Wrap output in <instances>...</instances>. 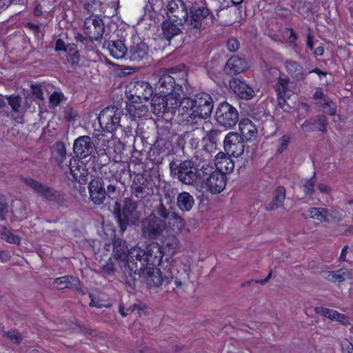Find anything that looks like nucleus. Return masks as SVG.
I'll use <instances>...</instances> for the list:
<instances>
[{
  "mask_svg": "<svg viewBox=\"0 0 353 353\" xmlns=\"http://www.w3.org/2000/svg\"><path fill=\"white\" fill-rule=\"evenodd\" d=\"M188 30L194 33L200 32L201 30L210 27L214 21V14L210 10L204 6L192 4L189 8Z\"/></svg>",
  "mask_w": 353,
  "mask_h": 353,
  "instance_id": "39448f33",
  "label": "nucleus"
},
{
  "mask_svg": "<svg viewBox=\"0 0 353 353\" xmlns=\"http://www.w3.org/2000/svg\"><path fill=\"white\" fill-rule=\"evenodd\" d=\"M170 169L172 172L174 171V174L177 175L180 181L187 185L199 184L203 172H205L203 166L199 169L194 166V163L190 160L181 161L174 170L172 163H170Z\"/></svg>",
  "mask_w": 353,
  "mask_h": 353,
  "instance_id": "6e6552de",
  "label": "nucleus"
},
{
  "mask_svg": "<svg viewBox=\"0 0 353 353\" xmlns=\"http://www.w3.org/2000/svg\"><path fill=\"white\" fill-rule=\"evenodd\" d=\"M106 44L110 55L115 59H121L128 53L124 42L121 40L108 41L104 46Z\"/></svg>",
  "mask_w": 353,
  "mask_h": 353,
  "instance_id": "bb28decb",
  "label": "nucleus"
},
{
  "mask_svg": "<svg viewBox=\"0 0 353 353\" xmlns=\"http://www.w3.org/2000/svg\"><path fill=\"white\" fill-rule=\"evenodd\" d=\"M194 203V198L189 192H182L178 194L176 204L181 211H190Z\"/></svg>",
  "mask_w": 353,
  "mask_h": 353,
  "instance_id": "2f4dec72",
  "label": "nucleus"
},
{
  "mask_svg": "<svg viewBox=\"0 0 353 353\" xmlns=\"http://www.w3.org/2000/svg\"><path fill=\"white\" fill-rule=\"evenodd\" d=\"M315 312L316 314L321 315L332 321H334V319L335 318V314L336 312H337V311L334 310L329 309L322 306L316 307Z\"/></svg>",
  "mask_w": 353,
  "mask_h": 353,
  "instance_id": "8fccbe9b",
  "label": "nucleus"
},
{
  "mask_svg": "<svg viewBox=\"0 0 353 353\" xmlns=\"http://www.w3.org/2000/svg\"><path fill=\"white\" fill-rule=\"evenodd\" d=\"M239 116L236 108L225 101L218 105L214 117L219 125L232 128L237 123Z\"/></svg>",
  "mask_w": 353,
  "mask_h": 353,
  "instance_id": "9b49d317",
  "label": "nucleus"
},
{
  "mask_svg": "<svg viewBox=\"0 0 353 353\" xmlns=\"http://www.w3.org/2000/svg\"><path fill=\"white\" fill-rule=\"evenodd\" d=\"M228 88H252L245 80L237 77H232L229 81Z\"/></svg>",
  "mask_w": 353,
  "mask_h": 353,
  "instance_id": "3c124183",
  "label": "nucleus"
},
{
  "mask_svg": "<svg viewBox=\"0 0 353 353\" xmlns=\"http://www.w3.org/2000/svg\"><path fill=\"white\" fill-rule=\"evenodd\" d=\"M189 9L183 0H170L166 6V14L169 19L185 24L188 21Z\"/></svg>",
  "mask_w": 353,
  "mask_h": 353,
  "instance_id": "4468645a",
  "label": "nucleus"
},
{
  "mask_svg": "<svg viewBox=\"0 0 353 353\" xmlns=\"http://www.w3.org/2000/svg\"><path fill=\"white\" fill-rule=\"evenodd\" d=\"M97 119L101 130H94V134L96 137L99 136L97 132L99 131L113 134L121 127V112L116 106H108L102 110Z\"/></svg>",
  "mask_w": 353,
  "mask_h": 353,
  "instance_id": "0eeeda50",
  "label": "nucleus"
},
{
  "mask_svg": "<svg viewBox=\"0 0 353 353\" xmlns=\"http://www.w3.org/2000/svg\"><path fill=\"white\" fill-rule=\"evenodd\" d=\"M52 153L57 165L63 168V161L66 159V148L64 143L61 141H57L54 145Z\"/></svg>",
  "mask_w": 353,
  "mask_h": 353,
  "instance_id": "473e14b6",
  "label": "nucleus"
},
{
  "mask_svg": "<svg viewBox=\"0 0 353 353\" xmlns=\"http://www.w3.org/2000/svg\"><path fill=\"white\" fill-rule=\"evenodd\" d=\"M291 82V79L279 70V77L277 78L274 88H288Z\"/></svg>",
  "mask_w": 353,
  "mask_h": 353,
  "instance_id": "09e8293b",
  "label": "nucleus"
},
{
  "mask_svg": "<svg viewBox=\"0 0 353 353\" xmlns=\"http://www.w3.org/2000/svg\"><path fill=\"white\" fill-rule=\"evenodd\" d=\"M166 156L168 155L164 152V151L157 148L154 144L149 152L150 159L156 164L161 163Z\"/></svg>",
  "mask_w": 353,
  "mask_h": 353,
  "instance_id": "ea45409f",
  "label": "nucleus"
},
{
  "mask_svg": "<svg viewBox=\"0 0 353 353\" xmlns=\"http://www.w3.org/2000/svg\"><path fill=\"white\" fill-rule=\"evenodd\" d=\"M131 257H135L128 262V268L134 274L144 276L148 283L159 287L164 283L167 285L173 280L172 274L166 271L163 276L160 268L165 254L163 248L157 242H152L146 246V250L135 248L130 252Z\"/></svg>",
  "mask_w": 353,
  "mask_h": 353,
  "instance_id": "f257e3e1",
  "label": "nucleus"
},
{
  "mask_svg": "<svg viewBox=\"0 0 353 353\" xmlns=\"http://www.w3.org/2000/svg\"><path fill=\"white\" fill-rule=\"evenodd\" d=\"M136 204L134 203H130L128 206L125 201L123 212L119 211L117 213V217L121 232H123L126 230L129 224V216L136 209Z\"/></svg>",
  "mask_w": 353,
  "mask_h": 353,
  "instance_id": "c756f323",
  "label": "nucleus"
},
{
  "mask_svg": "<svg viewBox=\"0 0 353 353\" xmlns=\"http://www.w3.org/2000/svg\"><path fill=\"white\" fill-rule=\"evenodd\" d=\"M155 211L157 215L163 218L164 221H165V219H172L176 222L179 221L180 223L182 221L180 216L177 214L175 212H170L163 203H160V204L157 207Z\"/></svg>",
  "mask_w": 353,
  "mask_h": 353,
  "instance_id": "58836bf2",
  "label": "nucleus"
},
{
  "mask_svg": "<svg viewBox=\"0 0 353 353\" xmlns=\"http://www.w3.org/2000/svg\"><path fill=\"white\" fill-rule=\"evenodd\" d=\"M101 5L100 0H84L83 3V9L92 17H94V12L100 8Z\"/></svg>",
  "mask_w": 353,
  "mask_h": 353,
  "instance_id": "79ce46f5",
  "label": "nucleus"
},
{
  "mask_svg": "<svg viewBox=\"0 0 353 353\" xmlns=\"http://www.w3.org/2000/svg\"><path fill=\"white\" fill-rule=\"evenodd\" d=\"M119 194V192L117 190L116 185L110 184L107 187V192L106 196L112 200L117 199L118 195Z\"/></svg>",
  "mask_w": 353,
  "mask_h": 353,
  "instance_id": "052dcab7",
  "label": "nucleus"
},
{
  "mask_svg": "<svg viewBox=\"0 0 353 353\" xmlns=\"http://www.w3.org/2000/svg\"><path fill=\"white\" fill-rule=\"evenodd\" d=\"M0 238L10 243L19 245L21 238L13 234L6 226L0 225Z\"/></svg>",
  "mask_w": 353,
  "mask_h": 353,
  "instance_id": "4c0bfd02",
  "label": "nucleus"
},
{
  "mask_svg": "<svg viewBox=\"0 0 353 353\" xmlns=\"http://www.w3.org/2000/svg\"><path fill=\"white\" fill-rule=\"evenodd\" d=\"M194 101L196 119H207L211 115L213 100L210 94L201 92L195 95Z\"/></svg>",
  "mask_w": 353,
  "mask_h": 353,
  "instance_id": "2eb2a0df",
  "label": "nucleus"
},
{
  "mask_svg": "<svg viewBox=\"0 0 353 353\" xmlns=\"http://www.w3.org/2000/svg\"><path fill=\"white\" fill-rule=\"evenodd\" d=\"M248 62L237 56H232L226 62L224 70L230 74H236L243 72L248 69Z\"/></svg>",
  "mask_w": 353,
  "mask_h": 353,
  "instance_id": "b1692460",
  "label": "nucleus"
},
{
  "mask_svg": "<svg viewBox=\"0 0 353 353\" xmlns=\"http://www.w3.org/2000/svg\"><path fill=\"white\" fill-rule=\"evenodd\" d=\"M221 134V132L218 130H211L206 134L204 140L207 139V141H209L210 144V150L216 148L217 142L219 139V137Z\"/></svg>",
  "mask_w": 353,
  "mask_h": 353,
  "instance_id": "c03bdc74",
  "label": "nucleus"
},
{
  "mask_svg": "<svg viewBox=\"0 0 353 353\" xmlns=\"http://www.w3.org/2000/svg\"><path fill=\"white\" fill-rule=\"evenodd\" d=\"M129 59L132 61L139 62L148 57L149 47L143 41L133 42L128 50Z\"/></svg>",
  "mask_w": 353,
  "mask_h": 353,
  "instance_id": "412c9836",
  "label": "nucleus"
},
{
  "mask_svg": "<svg viewBox=\"0 0 353 353\" xmlns=\"http://www.w3.org/2000/svg\"><path fill=\"white\" fill-rule=\"evenodd\" d=\"M178 117L181 122L187 123H196L194 99L183 97L180 99L178 108Z\"/></svg>",
  "mask_w": 353,
  "mask_h": 353,
  "instance_id": "dca6fc26",
  "label": "nucleus"
},
{
  "mask_svg": "<svg viewBox=\"0 0 353 353\" xmlns=\"http://www.w3.org/2000/svg\"><path fill=\"white\" fill-rule=\"evenodd\" d=\"M278 103L281 108L286 110V108H291L294 99L296 97V92L293 90H276Z\"/></svg>",
  "mask_w": 353,
  "mask_h": 353,
  "instance_id": "c85d7f7f",
  "label": "nucleus"
},
{
  "mask_svg": "<svg viewBox=\"0 0 353 353\" xmlns=\"http://www.w3.org/2000/svg\"><path fill=\"white\" fill-rule=\"evenodd\" d=\"M184 65H179L170 70H159L150 77V83L141 81L145 88H183L188 85V72Z\"/></svg>",
  "mask_w": 353,
  "mask_h": 353,
  "instance_id": "f03ea898",
  "label": "nucleus"
},
{
  "mask_svg": "<svg viewBox=\"0 0 353 353\" xmlns=\"http://www.w3.org/2000/svg\"><path fill=\"white\" fill-rule=\"evenodd\" d=\"M240 47V43L236 38L232 37L227 40L226 48L230 52H236Z\"/></svg>",
  "mask_w": 353,
  "mask_h": 353,
  "instance_id": "6e6d98bb",
  "label": "nucleus"
},
{
  "mask_svg": "<svg viewBox=\"0 0 353 353\" xmlns=\"http://www.w3.org/2000/svg\"><path fill=\"white\" fill-rule=\"evenodd\" d=\"M301 129L305 132L314 131L325 132L327 131V120L323 115L310 118L303 122Z\"/></svg>",
  "mask_w": 353,
  "mask_h": 353,
  "instance_id": "4be33fe9",
  "label": "nucleus"
},
{
  "mask_svg": "<svg viewBox=\"0 0 353 353\" xmlns=\"http://www.w3.org/2000/svg\"><path fill=\"white\" fill-rule=\"evenodd\" d=\"M75 39L77 42H81L83 44H84L87 48L88 50H93V46H90V43L89 41L90 40V37L88 38H86L85 37H83L81 34L80 33H78L76 36H75Z\"/></svg>",
  "mask_w": 353,
  "mask_h": 353,
  "instance_id": "680f3d73",
  "label": "nucleus"
},
{
  "mask_svg": "<svg viewBox=\"0 0 353 353\" xmlns=\"http://www.w3.org/2000/svg\"><path fill=\"white\" fill-rule=\"evenodd\" d=\"M305 216L307 218L326 223L332 221L334 219L333 216L326 209L323 208H311L306 212Z\"/></svg>",
  "mask_w": 353,
  "mask_h": 353,
  "instance_id": "cd10ccee",
  "label": "nucleus"
},
{
  "mask_svg": "<svg viewBox=\"0 0 353 353\" xmlns=\"http://www.w3.org/2000/svg\"><path fill=\"white\" fill-rule=\"evenodd\" d=\"M90 198L95 205H101L106 197V191L99 179H92L88 185Z\"/></svg>",
  "mask_w": 353,
  "mask_h": 353,
  "instance_id": "aec40b11",
  "label": "nucleus"
},
{
  "mask_svg": "<svg viewBox=\"0 0 353 353\" xmlns=\"http://www.w3.org/2000/svg\"><path fill=\"white\" fill-rule=\"evenodd\" d=\"M177 241H178L175 237L168 238L163 241V245L161 246L163 248L165 253H167L168 255H173L175 254L177 247Z\"/></svg>",
  "mask_w": 353,
  "mask_h": 353,
  "instance_id": "37998d69",
  "label": "nucleus"
},
{
  "mask_svg": "<svg viewBox=\"0 0 353 353\" xmlns=\"http://www.w3.org/2000/svg\"><path fill=\"white\" fill-rule=\"evenodd\" d=\"M285 188L279 185L275 190V195L274 196L272 201L267 206V210H273L278 208L285 200Z\"/></svg>",
  "mask_w": 353,
  "mask_h": 353,
  "instance_id": "72a5a7b5",
  "label": "nucleus"
},
{
  "mask_svg": "<svg viewBox=\"0 0 353 353\" xmlns=\"http://www.w3.org/2000/svg\"><path fill=\"white\" fill-rule=\"evenodd\" d=\"M227 176L212 168H205L200 183L203 188L208 190L212 194L221 192L227 183Z\"/></svg>",
  "mask_w": 353,
  "mask_h": 353,
  "instance_id": "1a4fd4ad",
  "label": "nucleus"
},
{
  "mask_svg": "<svg viewBox=\"0 0 353 353\" xmlns=\"http://www.w3.org/2000/svg\"><path fill=\"white\" fill-rule=\"evenodd\" d=\"M285 31L290 32V36L288 37V41L290 46L293 48L297 47L296 41L298 39V34L292 28H285Z\"/></svg>",
  "mask_w": 353,
  "mask_h": 353,
  "instance_id": "bf43d9fd",
  "label": "nucleus"
},
{
  "mask_svg": "<svg viewBox=\"0 0 353 353\" xmlns=\"http://www.w3.org/2000/svg\"><path fill=\"white\" fill-rule=\"evenodd\" d=\"M165 228V221L161 219L154 213L146 216L141 222L142 235L149 240L157 239L162 235Z\"/></svg>",
  "mask_w": 353,
  "mask_h": 353,
  "instance_id": "9d476101",
  "label": "nucleus"
},
{
  "mask_svg": "<svg viewBox=\"0 0 353 353\" xmlns=\"http://www.w3.org/2000/svg\"><path fill=\"white\" fill-rule=\"evenodd\" d=\"M0 238L10 243L19 245L21 238L13 234L6 226L0 225Z\"/></svg>",
  "mask_w": 353,
  "mask_h": 353,
  "instance_id": "e433bc0d",
  "label": "nucleus"
},
{
  "mask_svg": "<svg viewBox=\"0 0 353 353\" xmlns=\"http://www.w3.org/2000/svg\"><path fill=\"white\" fill-rule=\"evenodd\" d=\"M314 176L307 180L303 185V192L305 194L312 195L314 192Z\"/></svg>",
  "mask_w": 353,
  "mask_h": 353,
  "instance_id": "4d7b16f0",
  "label": "nucleus"
},
{
  "mask_svg": "<svg viewBox=\"0 0 353 353\" xmlns=\"http://www.w3.org/2000/svg\"><path fill=\"white\" fill-rule=\"evenodd\" d=\"M25 27L30 30L35 36H38L40 32V27L38 24L26 22L25 23Z\"/></svg>",
  "mask_w": 353,
  "mask_h": 353,
  "instance_id": "69168bd1",
  "label": "nucleus"
},
{
  "mask_svg": "<svg viewBox=\"0 0 353 353\" xmlns=\"http://www.w3.org/2000/svg\"><path fill=\"white\" fill-rule=\"evenodd\" d=\"M148 185L147 179L143 174H137L131 185L132 192L137 198L143 199L145 196V189Z\"/></svg>",
  "mask_w": 353,
  "mask_h": 353,
  "instance_id": "7c9ffc66",
  "label": "nucleus"
},
{
  "mask_svg": "<svg viewBox=\"0 0 353 353\" xmlns=\"http://www.w3.org/2000/svg\"><path fill=\"white\" fill-rule=\"evenodd\" d=\"M83 31L90 37V46L94 41H100L105 31L103 19L98 16L86 17L83 23Z\"/></svg>",
  "mask_w": 353,
  "mask_h": 353,
  "instance_id": "ddd939ff",
  "label": "nucleus"
},
{
  "mask_svg": "<svg viewBox=\"0 0 353 353\" xmlns=\"http://www.w3.org/2000/svg\"><path fill=\"white\" fill-rule=\"evenodd\" d=\"M55 51L57 52H65L66 51V46L65 42L61 39H57L55 42Z\"/></svg>",
  "mask_w": 353,
  "mask_h": 353,
  "instance_id": "338daca9",
  "label": "nucleus"
},
{
  "mask_svg": "<svg viewBox=\"0 0 353 353\" xmlns=\"http://www.w3.org/2000/svg\"><path fill=\"white\" fill-rule=\"evenodd\" d=\"M171 91L165 95L166 101L168 102V112H173L178 110L181 94L176 90H170Z\"/></svg>",
  "mask_w": 353,
  "mask_h": 353,
  "instance_id": "f704fd0d",
  "label": "nucleus"
},
{
  "mask_svg": "<svg viewBox=\"0 0 353 353\" xmlns=\"http://www.w3.org/2000/svg\"><path fill=\"white\" fill-rule=\"evenodd\" d=\"M334 321L341 323L343 325H350L349 318L345 314L336 312Z\"/></svg>",
  "mask_w": 353,
  "mask_h": 353,
  "instance_id": "e2e57ef3",
  "label": "nucleus"
},
{
  "mask_svg": "<svg viewBox=\"0 0 353 353\" xmlns=\"http://www.w3.org/2000/svg\"><path fill=\"white\" fill-rule=\"evenodd\" d=\"M103 273L108 275H113L114 273V265L111 258H110L105 265L101 267Z\"/></svg>",
  "mask_w": 353,
  "mask_h": 353,
  "instance_id": "13d9d810",
  "label": "nucleus"
},
{
  "mask_svg": "<svg viewBox=\"0 0 353 353\" xmlns=\"http://www.w3.org/2000/svg\"><path fill=\"white\" fill-rule=\"evenodd\" d=\"M68 60L70 63H71L73 65L77 64L79 62V52L76 51L72 54H69L68 57Z\"/></svg>",
  "mask_w": 353,
  "mask_h": 353,
  "instance_id": "774afa93",
  "label": "nucleus"
},
{
  "mask_svg": "<svg viewBox=\"0 0 353 353\" xmlns=\"http://www.w3.org/2000/svg\"><path fill=\"white\" fill-rule=\"evenodd\" d=\"M23 183L31 188L35 193L45 200L63 206L65 201V195L63 192L46 185L31 177H23Z\"/></svg>",
  "mask_w": 353,
  "mask_h": 353,
  "instance_id": "423d86ee",
  "label": "nucleus"
},
{
  "mask_svg": "<svg viewBox=\"0 0 353 353\" xmlns=\"http://www.w3.org/2000/svg\"><path fill=\"white\" fill-rule=\"evenodd\" d=\"M165 96H157L154 95L151 99V105L154 111L158 113H165L168 112V102L166 101Z\"/></svg>",
  "mask_w": 353,
  "mask_h": 353,
  "instance_id": "c9c22d12",
  "label": "nucleus"
},
{
  "mask_svg": "<svg viewBox=\"0 0 353 353\" xmlns=\"http://www.w3.org/2000/svg\"><path fill=\"white\" fill-rule=\"evenodd\" d=\"M94 149L93 142L89 136H81L74 140L73 151L77 158L72 157L70 159L68 165L70 173L73 179L79 183L85 184L88 181V173L80 161V159H85L90 156Z\"/></svg>",
  "mask_w": 353,
  "mask_h": 353,
  "instance_id": "7ed1b4c3",
  "label": "nucleus"
},
{
  "mask_svg": "<svg viewBox=\"0 0 353 353\" xmlns=\"http://www.w3.org/2000/svg\"><path fill=\"white\" fill-rule=\"evenodd\" d=\"M283 66L292 82H299L305 78L304 68L296 61L285 59L283 61Z\"/></svg>",
  "mask_w": 353,
  "mask_h": 353,
  "instance_id": "a211bd4d",
  "label": "nucleus"
},
{
  "mask_svg": "<svg viewBox=\"0 0 353 353\" xmlns=\"http://www.w3.org/2000/svg\"><path fill=\"white\" fill-rule=\"evenodd\" d=\"M113 244V256L115 260L120 261H127L128 263L135 257H131L130 252H129L127 242L119 237H114L112 241Z\"/></svg>",
  "mask_w": 353,
  "mask_h": 353,
  "instance_id": "f3484780",
  "label": "nucleus"
},
{
  "mask_svg": "<svg viewBox=\"0 0 353 353\" xmlns=\"http://www.w3.org/2000/svg\"><path fill=\"white\" fill-rule=\"evenodd\" d=\"M240 99H252L255 95V90H232Z\"/></svg>",
  "mask_w": 353,
  "mask_h": 353,
  "instance_id": "603ef678",
  "label": "nucleus"
},
{
  "mask_svg": "<svg viewBox=\"0 0 353 353\" xmlns=\"http://www.w3.org/2000/svg\"><path fill=\"white\" fill-rule=\"evenodd\" d=\"M323 111L331 116L335 115L336 112V105L331 99L323 98V102L321 103Z\"/></svg>",
  "mask_w": 353,
  "mask_h": 353,
  "instance_id": "a18cd8bd",
  "label": "nucleus"
},
{
  "mask_svg": "<svg viewBox=\"0 0 353 353\" xmlns=\"http://www.w3.org/2000/svg\"><path fill=\"white\" fill-rule=\"evenodd\" d=\"M325 279L332 282H343L345 279V272L340 269L336 271H329L325 273Z\"/></svg>",
  "mask_w": 353,
  "mask_h": 353,
  "instance_id": "a19ab883",
  "label": "nucleus"
},
{
  "mask_svg": "<svg viewBox=\"0 0 353 353\" xmlns=\"http://www.w3.org/2000/svg\"><path fill=\"white\" fill-rule=\"evenodd\" d=\"M64 99V95L61 92L54 91L50 97L49 102L52 106H57Z\"/></svg>",
  "mask_w": 353,
  "mask_h": 353,
  "instance_id": "5fc2aeb1",
  "label": "nucleus"
},
{
  "mask_svg": "<svg viewBox=\"0 0 353 353\" xmlns=\"http://www.w3.org/2000/svg\"><path fill=\"white\" fill-rule=\"evenodd\" d=\"M53 283L57 284V289L59 290L70 288L80 294H84L79 279L72 275H65L56 278Z\"/></svg>",
  "mask_w": 353,
  "mask_h": 353,
  "instance_id": "6ab92c4d",
  "label": "nucleus"
},
{
  "mask_svg": "<svg viewBox=\"0 0 353 353\" xmlns=\"http://www.w3.org/2000/svg\"><path fill=\"white\" fill-rule=\"evenodd\" d=\"M232 156L222 152H219L214 159L216 170L227 174L231 173L234 168V162L231 159Z\"/></svg>",
  "mask_w": 353,
  "mask_h": 353,
  "instance_id": "5701e85b",
  "label": "nucleus"
},
{
  "mask_svg": "<svg viewBox=\"0 0 353 353\" xmlns=\"http://www.w3.org/2000/svg\"><path fill=\"white\" fill-rule=\"evenodd\" d=\"M184 24H180L179 21L169 19L165 21L162 23V31L164 38L170 41L174 37L181 32L182 27Z\"/></svg>",
  "mask_w": 353,
  "mask_h": 353,
  "instance_id": "a878e982",
  "label": "nucleus"
},
{
  "mask_svg": "<svg viewBox=\"0 0 353 353\" xmlns=\"http://www.w3.org/2000/svg\"><path fill=\"white\" fill-rule=\"evenodd\" d=\"M154 145L157 148L161 149V150L164 151L167 155L170 154V152L173 150L172 143L165 139H158L154 143Z\"/></svg>",
  "mask_w": 353,
  "mask_h": 353,
  "instance_id": "49530a36",
  "label": "nucleus"
},
{
  "mask_svg": "<svg viewBox=\"0 0 353 353\" xmlns=\"http://www.w3.org/2000/svg\"><path fill=\"white\" fill-rule=\"evenodd\" d=\"M291 139V136L289 134L283 135L279 140V148L276 150V153L281 154L287 150Z\"/></svg>",
  "mask_w": 353,
  "mask_h": 353,
  "instance_id": "864d4df0",
  "label": "nucleus"
},
{
  "mask_svg": "<svg viewBox=\"0 0 353 353\" xmlns=\"http://www.w3.org/2000/svg\"><path fill=\"white\" fill-rule=\"evenodd\" d=\"M314 39L313 30L312 28H309L307 29L306 45L307 48L310 50H312L314 48Z\"/></svg>",
  "mask_w": 353,
  "mask_h": 353,
  "instance_id": "0e129e2a",
  "label": "nucleus"
},
{
  "mask_svg": "<svg viewBox=\"0 0 353 353\" xmlns=\"http://www.w3.org/2000/svg\"><path fill=\"white\" fill-rule=\"evenodd\" d=\"M223 147L225 152L234 158L239 157L241 155H244L245 157L247 144L237 132H230L225 135Z\"/></svg>",
  "mask_w": 353,
  "mask_h": 353,
  "instance_id": "f8f14e48",
  "label": "nucleus"
},
{
  "mask_svg": "<svg viewBox=\"0 0 353 353\" xmlns=\"http://www.w3.org/2000/svg\"><path fill=\"white\" fill-rule=\"evenodd\" d=\"M8 105L11 107L14 112L19 110L21 104V99L19 95L12 94L6 97Z\"/></svg>",
  "mask_w": 353,
  "mask_h": 353,
  "instance_id": "de8ad7c7",
  "label": "nucleus"
},
{
  "mask_svg": "<svg viewBox=\"0 0 353 353\" xmlns=\"http://www.w3.org/2000/svg\"><path fill=\"white\" fill-rule=\"evenodd\" d=\"M239 136L243 139L247 149L245 161H252L259 143V132L256 125L248 118H243L239 123Z\"/></svg>",
  "mask_w": 353,
  "mask_h": 353,
  "instance_id": "20e7f679",
  "label": "nucleus"
},
{
  "mask_svg": "<svg viewBox=\"0 0 353 353\" xmlns=\"http://www.w3.org/2000/svg\"><path fill=\"white\" fill-rule=\"evenodd\" d=\"M125 90L126 94H130V97H129V111H132V108L134 110L140 109V105L143 102L148 101L150 97L152 95L154 91H156L157 90H143L145 93L143 96L137 95V93L133 94L132 91L134 90H129V92H128V90Z\"/></svg>",
  "mask_w": 353,
  "mask_h": 353,
  "instance_id": "393cba45",
  "label": "nucleus"
}]
</instances>
